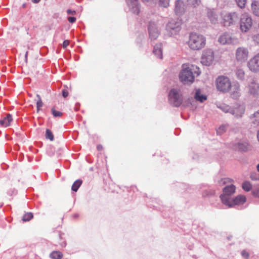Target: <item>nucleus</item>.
Wrapping results in <instances>:
<instances>
[{
  "instance_id": "nucleus-1",
  "label": "nucleus",
  "mask_w": 259,
  "mask_h": 259,
  "mask_svg": "<svg viewBox=\"0 0 259 259\" xmlns=\"http://www.w3.org/2000/svg\"><path fill=\"white\" fill-rule=\"evenodd\" d=\"M188 45L190 49H202L205 47L206 38L202 34L196 32L191 33Z\"/></svg>"
},
{
  "instance_id": "nucleus-2",
  "label": "nucleus",
  "mask_w": 259,
  "mask_h": 259,
  "mask_svg": "<svg viewBox=\"0 0 259 259\" xmlns=\"http://www.w3.org/2000/svg\"><path fill=\"white\" fill-rule=\"evenodd\" d=\"M182 68V70L179 74L180 81L184 84L193 82L194 81V76L193 75L192 69L188 67V65L186 64H184Z\"/></svg>"
},
{
  "instance_id": "nucleus-3",
  "label": "nucleus",
  "mask_w": 259,
  "mask_h": 259,
  "mask_svg": "<svg viewBox=\"0 0 259 259\" xmlns=\"http://www.w3.org/2000/svg\"><path fill=\"white\" fill-rule=\"evenodd\" d=\"M217 89L223 93H227L231 88V82L227 76H219L215 81Z\"/></svg>"
},
{
  "instance_id": "nucleus-4",
  "label": "nucleus",
  "mask_w": 259,
  "mask_h": 259,
  "mask_svg": "<svg viewBox=\"0 0 259 259\" xmlns=\"http://www.w3.org/2000/svg\"><path fill=\"white\" fill-rule=\"evenodd\" d=\"M236 191V187L233 184H231L225 187L223 189V194L220 196L221 202L224 205L230 201L231 196L233 195Z\"/></svg>"
},
{
  "instance_id": "nucleus-5",
  "label": "nucleus",
  "mask_w": 259,
  "mask_h": 259,
  "mask_svg": "<svg viewBox=\"0 0 259 259\" xmlns=\"http://www.w3.org/2000/svg\"><path fill=\"white\" fill-rule=\"evenodd\" d=\"M168 100L169 103L174 106H180L183 102L182 95L180 91L177 89H173L171 90L168 95Z\"/></svg>"
},
{
  "instance_id": "nucleus-6",
  "label": "nucleus",
  "mask_w": 259,
  "mask_h": 259,
  "mask_svg": "<svg viewBox=\"0 0 259 259\" xmlns=\"http://www.w3.org/2000/svg\"><path fill=\"white\" fill-rule=\"evenodd\" d=\"M181 29L180 21L175 20H170L166 25V30L169 36H174L178 34Z\"/></svg>"
},
{
  "instance_id": "nucleus-7",
  "label": "nucleus",
  "mask_w": 259,
  "mask_h": 259,
  "mask_svg": "<svg viewBox=\"0 0 259 259\" xmlns=\"http://www.w3.org/2000/svg\"><path fill=\"white\" fill-rule=\"evenodd\" d=\"M252 25V19L246 14H244L240 18V28L242 32H246L250 29Z\"/></svg>"
},
{
  "instance_id": "nucleus-8",
  "label": "nucleus",
  "mask_w": 259,
  "mask_h": 259,
  "mask_svg": "<svg viewBox=\"0 0 259 259\" xmlns=\"http://www.w3.org/2000/svg\"><path fill=\"white\" fill-rule=\"evenodd\" d=\"M246 201V197L244 195H238L233 198H231L228 202L225 205L228 207H233L235 205H240L243 204Z\"/></svg>"
},
{
  "instance_id": "nucleus-9",
  "label": "nucleus",
  "mask_w": 259,
  "mask_h": 259,
  "mask_svg": "<svg viewBox=\"0 0 259 259\" xmlns=\"http://www.w3.org/2000/svg\"><path fill=\"white\" fill-rule=\"evenodd\" d=\"M239 17L235 12H232L226 14L223 17V24L225 26H229L238 21Z\"/></svg>"
},
{
  "instance_id": "nucleus-10",
  "label": "nucleus",
  "mask_w": 259,
  "mask_h": 259,
  "mask_svg": "<svg viewBox=\"0 0 259 259\" xmlns=\"http://www.w3.org/2000/svg\"><path fill=\"white\" fill-rule=\"evenodd\" d=\"M219 41L223 45L234 44L237 42L235 37H232L230 34L225 33L220 36Z\"/></svg>"
},
{
  "instance_id": "nucleus-11",
  "label": "nucleus",
  "mask_w": 259,
  "mask_h": 259,
  "mask_svg": "<svg viewBox=\"0 0 259 259\" xmlns=\"http://www.w3.org/2000/svg\"><path fill=\"white\" fill-rule=\"evenodd\" d=\"M149 37L151 39H156L159 34V30L155 22H150L148 26Z\"/></svg>"
},
{
  "instance_id": "nucleus-12",
  "label": "nucleus",
  "mask_w": 259,
  "mask_h": 259,
  "mask_svg": "<svg viewBox=\"0 0 259 259\" xmlns=\"http://www.w3.org/2000/svg\"><path fill=\"white\" fill-rule=\"evenodd\" d=\"M143 2H148V0H142ZM127 5L131 12L134 14H138L140 12V5L138 0H126Z\"/></svg>"
},
{
  "instance_id": "nucleus-13",
  "label": "nucleus",
  "mask_w": 259,
  "mask_h": 259,
  "mask_svg": "<svg viewBox=\"0 0 259 259\" xmlns=\"http://www.w3.org/2000/svg\"><path fill=\"white\" fill-rule=\"evenodd\" d=\"M248 67L253 72L259 71V54L254 56L248 62Z\"/></svg>"
},
{
  "instance_id": "nucleus-14",
  "label": "nucleus",
  "mask_w": 259,
  "mask_h": 259,
  "mask_svg": "<svg viewBox=\"0 0 259 259\" xmlns=\"http://www.w3.org/2000/svg\"><path fill=\"white\" fill-rule=\"evenodd\" d=\"M213 55L210 50H207L201 57V63L206 66L209 65L212 62Z\"/></svg>"
},
{
  "instance_id": "nucleus-15",
  "label": "nucleus",
  "mask_w": 259,
  "mask_h": 259,
  "mask_svg": "<svg viewBox=\"0 0 259 259\" xmlns=\"http://www.w3.org/2000/svg\"><path fill=\"white\" fill-rule=\"evenodd\" d=\"M175 11L177 15H183L185 11V4L182 0H177L175 3Z\"/></svg>"
},
{
  "instance_id": "nucleus-16",
  "label": "nucleus",
  "mask_w": 259,
  "mask_h": 259,
  "mask_svg": "<svg viewBox=\"0 0 259 259\" xmlns=\"http://www.w3.org/2000/svg\"><path fill=\"white\" fill-rule=\"evenodd\" d=\"M248 56L247 50H237L236 57L238 61L243 62L247 60Z\"/></svg>"
},
{
  "instance_id": "nucleus-17",
  "label": "nucleus",
  "mask_w": 259,
  "mask_h": 259,
  "mask_svg": "<svg viewBox=\"0 0 259 259\" xmlns=\"http://www.w3.org/2000/svg\"><path fill=\"white\" fill-rule=\"evenodd\" d=\"M207 17L211 24H215L218 23V15L214 10H208L207 12Z\"/></svg>"
},
{
  "instance_id": "nucleus-18",
  "label": "nucleus",
  "mask_w": 259,
  "mask_h": 259,
  "mask_svg": "<svg viewBox=\"0 0 259 259\" xmlns=\"http://www.w3.org/2000/svg\"><path fill=\"white\" fill-rule=\"evenodd\" d=\"M244 111L245 108L243 105H237L231 109V112L236 117H241Z\"/></svg>"
},
{
  "instance_id": "nucleus-19",
  "label": "nucleus",
  "mask_w": 259,
  "mask_h": 259,
  "mask_svg": "<svg viewBox=\"0 0 259 259\" xmlns=\"http://www.w3.org/2000/svg\"><path fill=\"white\" fill-rule=\"evenodd\" d=\"M234 148L240 151H247L249 149V145L246 142H240L235 145Z\"/></svg>"
},
{
  "instance_id": "nucleus-20",
  "label": "nucleus",
  "mask_w": 259,
  "mask_h": 259,
  "mask_svg": "<svg viewBox=\"0 0 259 259\" xmlns=\"http://www.w3.org/2000/svg\"><path fill=\"white\" fill-rule=\"evenodd\" d=\"M249 93L252 95L257 94L259 92V85L255 81H252L249 85Z\"/></svg>"
},
{
  "instance_id": "nucleus-21",
  "label": "nucleus",
  "mask_w": 259,
  "mask_h": 259,
  "mask_svg": "<svg viewBox=\"0 0 259 259\" xmlns=\"http://www.w3.org/2000/svg\"><path fill=\"white\" fill-rule=\"evenodd\" d=\"M12 120L13 118L12 115L10 114H8L5 117L0 120V124L2 126L7 127L10 125V123Z\"/></svg>"
},
{
  "instance_id": "nucleus-22",
  "label": "nucleus",
  "mask_w": 259,
  "mask_h": 259,
  "mask_svg": "<svg viewBox=\"0 0 259 259\" xmlns=\"http://www.w3.org/2000/svg\"><path fill=\"white\" fill-rule=\"evenodd\" d=\"M251 9L253 13L259 17V2L254 1L252 3Z\"/></svg>"
},
{
  "instance_id": "nucleus-23",
  "label": "nucleus",
  "mask_w": 259,
  "mask_h": 259,
  "mask_svg": "<svg viewBox=\"0 0 259 259\" xmlns=\"http://www.w3.org/2000/svg\"><path fill=\"white\" fill-rule=\"evenodd\" d=\"M63 256V253L59 251H54L50 254V257L52 259H61Z\"/></svg>"
},
{
  "instance_id": "nucleus-24",
  "label": "nucleus",
  "mask_w": 259,
  "mask_h": 259,
  "mask_svg": "<svg viewBox=\"0 0 259 259\" xmlns=\"http://www.w3.org/2000/svg\"><path fill=\"white\" fill-rule=\"evenodd\" d=\"M251 119L255 125H259V110L253 114Z\"/></svg>"
},
{
  "instance_id": "nucleus-25",
  "label": "nucleus",
  "mask_w": 259,
  "mask_h": 259,
  "mask_svg": "<svg viewBox=\"0 0 259 259\" xmlns=\"http://www.w3.org/2000/svg\"><path fill=\"white\" fill-rule=\"evenodd\" d=\"M82 183V180H77L73 184L71 187V190L73 191L76 192L78 190V188L80 187V186L81 185Z\"/></svg>"
},
{
  "instance_id": "nucleus-26",
  "label": "nucleus",
  "mask_w": 259,
  "mask_h": 259,
  "mask_svg": "<svg viewBox=\"0 0 259 259\" xmlns=\"http://www.w3.org/2000/svg\"><path fill=\"white\" fill-rule=\"evenodd\" d=\"M242 188L246 192L250 191L252 189V185L248 181H245L242 184Z\"/></svg>"
},
{
  "instance_id": "nucleus-27",
  "label": "nucleus",
  "mask_w": 259,
  "mask_h": 259,
  "mask_svg": "<svg viewBox=\"0 0 259 259\" xmlns=\"http://www.w3.org/2000/svg\"><path fill=\"white\" fill-rule=\"evenodd\" d=\"M200 92L199 90H197L196 92L195 98L196 100L199 101L201 102L206 100V96L204 95H200Z\"/></svg>"
},
{
  "instance_id": "nucleus-28",
  "label": "nucleus",
  "mask_w": 259,
  "mask_h": 259,
  "mask_svg": "<svg viewBox=\"0 0 259 259\" xmlns=\"http://www.w3.org/2000/svg\"><path fill=\"white\" fill-rule=\"evenodd\" d=\"M236 75L239 79H242L245 75L244 71L240 68H238L236 71Z\"/></svg>"
},
{
  "instance_id": "nucleus-29",
  "label": "nucleus",
  "mask_w": 259,
  "mask_h": 259,
  "mask_svg": "<svg viewBox=\"0 0 259 259\" xmlns=\"http://www.w3.org/2000/svg\"><path fill=\"white\" fill-rule=\"evenodd\" d=\"M170 0H159L158 5L163 8H167L169 5Z\"/></svg>"
},
{
  "instance_id": "nucleus-30",
  "label": "nucleus",
  "mask_w": 259,
  "mask_h": 259,
  "mask_svg": "<svg viewBox=\"0 0 259 259\" xmlns=\"http://www.w3.org/2000/svg\"><path fill=\"white\" fill-rule=\"evenodd\" d=\"M33 214L31 212H27L24 214L22 218V221L23 222L29 221L33 218Z\"/></svg>"
},
{
  "instance_id": "nucleus-31",
  "label": "nucleus",
  "mask_w": 259,
  "mask_h": 259,
  "mask_svg": "<svg viewBox=\"0 0 259 259\" xmlns=\"http://www.w3.org/2000/svg\"><path fill=\"white\" fill-rule=\"evenodd\" d=\"M46 138L51 141H53L54 139V135L51 131L49 129L46 130Z\"/></svg>"
},
{
  "instance_id": "nucleus-32",
  "label": "nucleus",
  "mask_w": 259,
  "mask_h": 259,
  "mask_svg": "<svg viewBox=\"0 0 259 259\" xmlns=\"http://www.w3.org/2000/svg\"><path fill=\"white\" fill-rule=\"evenodd\" d=\"M36 97L37 98H38V100L36 102V105H37V112H38L40 110V108L43 105V103L41 101V98H40V96L37 94L36 95Z\"/></svg>"
},
{
  "instance_id": "nucleus-33",
  "label": "nucleus",
  "mask_w": 259,
  "mask_h": 259,
  "mask_svg": "<svg viewBox=\"0 0 259 259\" xmlns=\"http://www.w3.org/2000/svg\"><path fill=\"white\" fill-rule=\"evenodd\" d=\"M233 182V180H232L230 178H226L222 179L219 181V184L220 185H225L226 184L231 183Z\"/></svg>"
},
{
  "instance_id": "nucleus-34",
  "label": "nucleus",
  "mask_w": 259,
  "mask_h": 259,
  "mask_svg": "<svg viewBox=\"0 0 259 259\" xmlns=\"http://www.w3.org/2000/svg\"><path fill=\"white\" fill-rule=\"evenodd\" d=\"M189 5L194 8H196L199 5L200 1L199 0H187Z\"/></svg>"
},
{
  "instance_id": "nucleus-35",
  "label": "nucleus",
  "mask_w": 259,
  "mask_h": 259,
  "mask_svg": "<svg viewBox=\"0 0 259 259\" xmlns=\"http://www.w3.org/2000/svg\"><path fill=\"white\" fill-rule=\"evenodd\" d=\"M226 129H227V125H222L220 126L217 130V134H219V135H222L224 132H225V131H226Z\"/></svg>"
},
{
  "instance_id": "nucleus-36",
  "label": "nucleus",
  "mask_w": 259,
  "mask_h": 259,
  "mask_svg": "<svg viewBox=\"0 0 259 259\" xmlns=\"http://www.w3.org/2000/svg\"><path fill=\"white\" fill-rule=\"evenodd\" d=\"M51 110L52 114L55 117H61L62 115V113L61 112L56 110L54 108H52Z\"/></svg>"
},
{
  "instance_id": "nucleus-37",
  "label": "nucleus",
  "mask_w": 259,
  "mask_h": 259,
  "mask_svg": "<svg viewBox=\"0 0 259 259\" xmlns=\"http://www.w3.org/2000/svg\"><path fill=\"white\" fill-rule=\"evenodd\" d=\"M236 3L237 4L238 7L241 8H243L245 7V6L246 3V0H235Z\"/></svg>"
},
{
  "instance_id": "nucleus-38",
  "label": "nucleus",
  "mask_w": 259,
  "mask_h": 259,
  "mask_svg": "<svg viewBox=\"0 0 259 259\" xmlns=\"http://www.w3.org/2000/svg\"><path fill=\"white\" fill-rule=\"evenodd\" d=\"M155 56L160 59L162 58V50H154L153 51Z\"/></svg>"
},
{
  "instance_id": "nucleus-39",
  "label": "nucleus",
  "mask_w": 259,
  "mask_h": 259,
  "mask_svg": "<svg viewBox=\"0 0 259 259\" xmlns=\"http://www.w3.org/2000/svg\"><path fill=\"white\" fill-rule=\"evenodd\" d=\"M252 39L258 46H259V34L254 35L252 36Z\"/></svg>"
},
{
  "instance_id": "nucleus-40",
  "label": "nucleus",
  "mask_w": 259,
  "mask_h": 259,
  "mask_svg": "<svg viewBox=\"0 0 259 259\" xmlns=\"http://www.w3.org/2000/svg\"><path fill=\"white\" fill-rule=\"evenodd\" d=\"M241 255L244 258H245V259H248L249 254L246 250H242L241 252Z\"/></svg>"
},
{
  "instance_id": "nucleus-41",
  "label": "nucleus",
  "mask_w": 259,
  "mask_h": 259,
  "mask_svg": "<svg viewBox=\"0 0 259 259\" xmlns=\"http://www.w3.org/2000/svg\"><path fill=\"white\" fill-rule=\"evenodd\" d=\"M252 194L256 197H259V188L256 189H254L252 192Z\"/></svg>"
},
{
  "instance_id": "nucleus-42",
  "label": "nucleus",
  "mask_w": 259,
  "mask_h": 259,
  "mask_svg": "<svg viewBox=\"0 0 259 259\" xmlns=\"http://www.w3.org/2000/svg\"><path fill=\"white\" fill-rule=\"evenodd\" d=\"M68 20L70 23H73L75 21L76 18L74 17H69L68 18Z\"/></svg>"
},
{
  "instance_id": "nucleus-43",
  "label": "nucleus",
  "mask_w": 259,
  "mask_h": 259,
  "mask_svg": "<svg viewBox=\"0 0 259 259\" xmlns=\"http://www.w3.org/2000/svg\"><path fill=\"white\" fill-rule=\"evenodd\" d=\"M69 44V41L68 40H65L63 41L62 46L64 48H66L68 47Z\"/></svg>"
},
{
  "instance_id": "nucleus-44",
  "label": "nucleus",
  "mask_w": 259,
  "mask_h": 259,
  "mask_svg": "<svg viewBox=\"0 0 259 259\" xmlns=\"http://www.w3.org/2000/svg\"><path fill=\"white\" fill-rule=\"evenodd\" d=\"M68 92L66 90H63L62 91V96L64 98H66L68 96Z\"/></svg>"
},
{
  "instance_id": "nucleus-45",
  "label": "nucleus",
  "mask_w": 259,
  "mask_h": 259,
  "mask_svg": "<svg viewBox=\"0 0 259 259\" xmlns=\"http://www.w3.org/2000/svg\"><path fill=\"white\" fill-rule=\"evenodd\" d=\"M67 13L68 15H75L76 12L75 11H72L71 10L68 9L67 10Z\"/></svg>"
},
{
  "instance_id": "nucleus-46",
  "label": "nucleus",
  "mask_w": 259,
  "mask_h": 259,
  "mask_svg": "<svg viewBox=\"0 0 259 259\" xmlns=\"http://www.w3.org/2000/svg\"><path fill=\"white\" fill-rule=\"evenodd\" d=\"M162 47H163L162 44H160L159 45L157 44L154 46V49H161Z\"/></svg>"
},
{
  "instance_id": "nucleus-47",
  "label": "nucleus",
  "mask_w": 259,
  "mask_h": 259,
  "mask_svg": "<svg viewBox=\"0 0 259 259\" xmlns=\"http://www.w3.org/2000/svg\"><path fill=\"white\" fill-rule=\"evenodd\" d=\"M103 146L102 145H100V144L97 145V149L99 151L102 150L103 149Z\"/></svg>"
},
{
  "instance_id": "nucleus-48",
  "label": "nucleus",
  "mask_w": 259,
  "mask_h": 259,
  "mask_svg": "<svg viewBox=\"0 0 259 259\" xmlns=\"http://www.w3.org/2000/svg\"><path fill=\"white\" fill-rule=\"evenodd\" d=\"M31 1H32V2L34 4L38 3L40 1V0H31Z\"/></svg>"
},
{
  "instance_id": "nucleus-49",
  "label": "nucleus",
  "mask_w": 259,
  "mask_h": 259,
  "mask_svg": "<svg viewBox=\"0 0 259 259\" xmlns=\"http://www.w3.org/2000/svg\"><path fill=\"white\" fill-rule=\"evenodd\" d=\"M256 168L257 171L259 172V164L256 165Z\"/></svg>"
},
{
  "instance_id": "nucleus-50",
  "label": "nucleus",
  "mask_w": 259,
  "mask_h": 259,
  "mask_svg": "<svg viewBox=\"0 0 259 259\" xmlns=\"http://www.w3.org/2000/svg\"><path fill=\"white\" fill-rule=\"evenodd\" d=\"M257 137L258 140L259 141V131H258V132L257 133Z\"/></svg>"
},
{
  "instance_id": "nucleus-51",
  "label": "nucleus",
  "mask_w": 259,
  "mask_h": 259,
  "mask_svg": "<svg viewBox=\"0 0 259 259\" xmlns=\"http://www.w3.org/2000/svg\"><path fill=\"white\" fill-rule=\"evenodd\" d=\"M27 55H28V52H26V54H25V58H26V59H27Z\"/></svg>"
},
{
  "instance_id": "nucleus-52",
  "label": "nucleus",
  "mask_w": 259,
  "mask_h": 259,
  "mask_svg": "<svg viewBox=\"0 0 259 259\" xmlns=\"http://www.w3.org/2000/svg\"><path fill=\"white\" fill-rule=\"evenodd\" d=\"M251 179H253L252 176H251Z\"/></svg>"
}]
</instances>
